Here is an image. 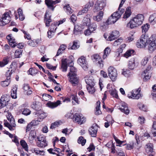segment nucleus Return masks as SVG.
Listing matches in <instances>:
<instances>
[{"label": "nucleus", "mask_w": 156, "mask_h": 156, "mask_svg": "<svg viewBox=\"0 0 156 156\" xmlns=\"http://www.w3.org/2000/svg\"><path fill=\"white\" fill-rule=\"evenodd\" d=\"M79 45H78L77 42L74 41L73 42V44L72 45H71V44H70L69 46L68 49L69 50L76 49L79 48Z\"/></svg>", "instance_id": "obj_40"}, {"label": "nucleus", "mask_w": 156, "mask_h": 156, "mask_svg": "<svg viewBox=\"0 0 156 156\" xmlns=\"http://www.w3.org/2000/svg\"><path fill=\"white\" fill-rule=\"evenodd\" d=\"M83 25L89 26L90 24V19L88 18H84L82 21Z\"/></svg>", "instance_id": "obj_45"}, {"label": "nucleus", "mask_w": 156, "mask_h": 156, "mask_svg": "<svg viewBox=\"0 0 156 156\" xmlns=\"http://www.w3.org/2000/svg\"><path fill=\"white\" fill-rule=\"evenodd\" d=\"M92 57H93L94 59L95 60V61L98 64V65L100 67L102 68L103 67L104 65L103 62L101 57L99 55L95 54L93 55Z\"/></svg>", "instance_id": "obj_16"}, {"label": "nucleus", "mask_w": 156, "mask_h": 156, "mask_svg": "<svg viewBox=\"0 0 156 156\" xmlns=\"http://www.w3.org/2000/svg\"><path fill=\"white\" fill-rule=\"evenodd\" d=\"M85 80L86 83L87 84L88 86H94V79L92 76H86L85 77Z\"/></svg>", "instance_id": "obj_23"}, {"label": "nucleus", "mask_w": 156, "mask_h": 156, "mask_svg": "<svg viewBox=\"0 0 156 156\" xmlns=\"http://www.w3.org/2000/svg\"><path fill=\"white\" fill-rule=\"evenodd\" d=\"M149 26V25L147 23L143 25L141 27L142 32L145 33L148 30Z\"/></svg>", "instance_id": "obj_49"}, {"label": "nucleus", "mask_w": 156, "mask_h": 156, "mask_svg": "<svg viewBox=\"0 0 156 156\" xmlns=\"http://www.w3.org/2000/svg\"><path fill=\"white\" fill-rule=\"evenodd\" d=\"M76 69L74 66H71L70 67V72L68 74V76L76 75Z\"/></svg>", "instance_id": "obj_37"}, {"label": "nucleus", "mask_w": 156, "mask_h": 156, "mask_svg": "<svg viewBox=\"0 0 156 156\" xmlns=\"http://www.w3.org/2000/svg\"><path fill=\"white\" fill-rule=\"evenodd\" d=\"M60 2V0H56L53 1L52 0H45V2L48 7L52 11H54L55 7L54 6L55 4Z\"/></svg>", "instance_id": "obj_13"}, {"label": "nucleus", "mask_w": 156, "mask_h": 156, "mask_svg": "<svg viewBox=\"0 0 156 156\" xmlns=\"http://www.w3.org/2000/svg\"><path fill=\"white\" fill-rule=\"evenodd\" d=\"M144 16L141 14H139L135 16L127 23V26L131 29L141 25L144 20Z\"/></svg>", "instance_id": "obj_1"}, {"label": "nucleus", "mask_w": 156, "mask_h": 156, "mask_svg": "<svg viewBox=\"0 0 156 156\" xmlns=\"http://www.w3.org/2000/svg\"><path fill=\"white\" fill-rule=\"evenodd\" d=\"M56 26V24L55 23H52L49 30L51 31H53L55 33L56 29H57Z\"/></svg>", "instance_id": "obj_62"}, {"label": "nucleus", "mask_w": 156, "mask_h": 156, "mask_svg": "<svg viewBox=\"0 0 156 156\" xmlns=\"http://www.w3.org/2000/svg\"><path fill=\"white\" fill-rule=\"evenodd\" d=\"M31 111L30 110L27 108L23 109L22 112L23 114L26 116L29 115Z\"/></svg>", "instance_id": "obj_57"}, {"label": "nucleus", "mask_w": 156, "mask_h": 156, "mask_svg": "<svg viewBox=\"0 0 156 156\" xmlns=\"http://www.w3.org/2000/svg\"><path fill=\"white\" fill-rule=\"evenodd\" d=\"M32 108L35 109L36 111H37V112H39L38 111H40L41 109V103L38 102L37 103L34 102L33 104Z\"/></svg>", "instance_id": "obj_34"}, {"label": "nucleus", "mask_w": 156, "mask_h": 156, "mask_svg": "<svg viewBox=\"0 0 156 156\" xmlns=\"http://www.w3.org/2000/svg\"><path fill=\"white\" fill-rule=\"evenodd\" d=\"M149 59V57H145L141 62V64L142 65L145 66L147 63Z\"/></svg>", "instance_id": "obj_60"}, {"label": "nucleus", "mask_w": 156, "mask_h": 156, "mask_svg": "<svg viewBox=\"0 0 156 156\" xmlns=\"http://www.w3.org/2000/svg\"><path fill=\"white\" fill-rule=\"evenodd\" d=\"M151 66H148L142 74V75L144 76V81H147L151 78Z\"/></svg>", "instance_id": "obj_12"}, {"label": "nucleus", "mask_w": 156, "mask_h": 156, "mask_svg": "<svg viewBox=\"0 0 156 156\" xmlns=\"http://www.w3.org/2000/svg\"><path fill=\"white\" fill-rule=\"evenodd\" d=\"M60 104H61V101L58 100L55 102L49 101L47 103V105L49 108L53 109L56 107Z\"/></svg>", "instance_id": "obj_19"}, {"label": "nucleus", "mask_w": 156, "mask_h": 156, "mask_svg": "<svg viewBox=\"0 0 156 156\" xmlns=\"http://www.w3.org/2000/svg\"><path fill=\"white\" fill-rule=\"evenodd\" d=\"M42 97L43 99L46 101L49 100H51L52 99V97L50 95L47 94H43L42 95Z\"/></svg>", "instance_id": "obj_55"}, {"label": "nucleus", "mask_w": 156, "mask_h": 156, "mask_svg": "<svg viewBox=\"0 0 156 156\" xmlns=\"http://www.w3.org/2000/svg\"><path fill=\"white\" fill-rule=\"evenodd\" d=\"M104 12L103 11H101L98 13L97 16H94L93 17V19L94 20L97 21L98 22L100 21L103 18Z\"/></svg>", "instance_id": "obj_26"}, {"label": "nucleus", "mask_w": 156, "mask_h": 156, "mask_svg": "<svg viewBox=\"0 0 156 156\" xmlns=\"http://www.w3.org/2000/svg\"><path fill=\"white\" fill-rule=\"evenodd\" d=\"M140 89L139 88L133 90L129 93L128 94V97L129 98L138 99L142 97L140 93Z\"/></svg>", "instance_id": "obj_5"}, {"label": "nucleus", "mask_w": 156, "mask_h": 156, "mask_svg": "<svg viewBox=\"0 0 156 156\" xmlns=\"http://www.w3.org/2000/svg\"><path fill=\"white\" fill-rule=\"evenodd\" d=\"M122 41V39L120 37L115 41L113 45L115 46H117L120 44Z\"/></svg>", "instance_id": "obj_58"}, {"label": "nucleus", "mask_w": 156, "mask_h": 156, "mask_svg": "<svg viewBox=\"0 0 156 156\" xmlns=\"http://www.w3.org/2000/svg\"><path fill=\"white\" fill-rule=\"evenodd\" d=\"M17 64L16 62H13L11 63L10 66V69L9 70H10V71L12 70V73L14 72L16 69L17 67Z\"/></svg>", "instance_id": "obj_46"}, {"label": "nucleus", "mask_w": 156, "mask_h": 156, "mask_svg": "<svg viewBox=\"0 0 156 156\" xmlns=\"http://www.w3.org/2000/svg\"><path fill=\"white\" fill-rule=\"evenodd\" d=\"M12 70L10 72V70H8L6 72L5 75L6 79L5 81H2L1 82V86L4 87L8 86L10 82V76L12 74Z\"/></svg>", "instance_id": "obj_11"}, {"label": "nucleus", "mask_w": 156, "mask_h": 156, "mask_svg": "<svg viewBox=\"0 0 156 156\" xmlns=\"http://www.w3.org/2000/svg\"><path fill=\"white\" fill-rule=\"evenodd\" d=\"M73 121L75 122H77L78 124L81 125L85 122L86 120L85 118L82 114L76 113L74 115Z\"/></svg>", "instance_id": "obj_8"}, {"label": "nucleus", "mask_w": 156, "mask_h": 156, "mask_svg": "<svg viewBox=\"0 0 156 156\" xmlns=\"http://www.w3.org/2000/svg\"><path fill=\"white\" fill-rule=\"evenodd\" d=\"M97 106L96 108V110L95 114L96 115H99L101 114V112L100 110V102L98 101L96 103Z\"/></svg>", "instance_id": "obj_39"}, {"label": "nucleus", "mask_w": 156, "mask_h": 156, "mask_svg": "<svg viewBox=\"0 0 156 156\" xmlns=\"http://www.w3.org/2000/svg\"><path fill=\"white\" fill-rule=\"evenodd\" d=\"M10 19L9 13L8 12L5 13L0 20V25L3 26L7 24L9 22Z\"/></svg>", "instance_id": "obj_7"}, {"label": "nucleus", "mask_w": 156, "mask_h": 156, "mask_svg": "<svg viewBox=\"0 0 156 156\" xmlns=\"http://www.w3.org/2000/svg\"><path fill=\"white\" fill-rule=\"evenodd\" d=\"M128 66L129 68L131 70H133L134 69L135 66V63L134 58L132 59L130 61H129Z\"/></svg>", "instance_id": "obj_43"}, {"label": "nucleus", "mask_w": 156, "mask_h": 156, "mask_svg": "<svg viewBox=\"0 0 156 156\" xmlns=\"http://www.w3.org/2000/svg\"><path fill=\"white\" fill-rule=\"evenodd\" d=\"M152 133L154 136H156V121L153 122L151 129Z\"/></svg>", "instance_id": "obj_53"}, {"label": "nucleus", "mask_w": 156, "mask_h": 156, "mask_svg": "<svg viewBox=\"0 0 156 156\" xmlns=\"http://www.w3.org/2000/svg\"><path fill=\"white\" fill-rule=\"evenodd\" d=\"M90 26H89V28L90 30H92V32L96 29L97 27V25L96 23H92L91 25H90Z\"/></svg>", "instance_id": "obj_63"}, {"label": "nucleus", "mask_w": 156, "mask_h": 156, "mask_svg": "<svg viewBox=\"0 0 156 156\" xmlns=\"http://www.w3.org/2000/svg\"><path fill=\"white\" fill-rule=\"evenodd\" d=\"M111 50L108 47H106L104 50L103 58L104 59L106 58L107 56L110 53Z\"/></svg>", "instance_id": "obj_41"}, {"label": "nucleus", "mask_w": 156, "mask_h": 156, "mask_svg": "<svg viewBox=\"0 0 156 156\" xmlns=\"http://www.w3.org/2000/svg\"><path fill=\"white\" fill-rule=\"evenodd\" d=\"M149 38L146 35H142L136 43V45L139 48H145L148 42Z\"/></svg>", "instance_id": "obj_4"}, {"label": "nucleus", "mask_w": 156, "mask_h": 156, "mask_svg": "<svg viewBox=\"0 0 156 156\" xmlns=\"http://www.w3.org/2000/svg\"><path fill=\"white\" fill-rule=\"evenodd\" d=\"M7 39L9 41V44L12 47H15L17 43L15 40L12 37L11 34H9L6 37Z\"/></svg>", "instance_id": "obj_21"}, {"label": "nucleus", "mask_w": 156, "mask_h": 156, "mask_svg": "<svg viewBox=\"0 0 156 156\" xmlns=\"http://www.w3.org/2000/svg\"><path fill=\"white\" fill-rule=\"evenodd\" d=\"M9 62V58L8 57L3 58L2 62H0V66L3 67L7 64Z\"/></svg>", "instance_id": "obj_42"}, {"label": "nucleus", "mask_w": 156, "mask_h": 156, "mask_svg": "<svg viewBox=\"0 0 156 156\" xmlns=\"http://www.w3.org/2000/svg\"><path fill=\"white\" fill-rule=\"evenodd\" d=\"M150 23L153 25L156 23V14L154 13L151 15L149 18Z\"/></svg>", "instance_id": "obj_35"}, {"label": "nucleus", "mask_w": 156, "mask_h": 156, "mask_svg": "<svg viewBox=\"0 0 156 156\" xmlns=\"http://www.w3.org/2000/svg\"><path fill=\"white\" fill-rule=\"evenodd\" d=\"M126 46L125 44H123L120 46V48H119L118 51L116 52L115 55L117 56L118 58H119V57L122 55V48H124Z\"/></svg>", "instance_id": "obj_30"}, {"label": "nucleus", "mask_w": 156, "mask_h": 156, "mask_svg": "<svg viewBox=\"0 0 156 156\" xmlns=\"http://www.w3.org/2000/svg\"><path fill=\"white\" fill-rule=\"evenodd\" d=\"M119 36V33L117 30H115L112 31L108 37L107 40L108 41H112L117 38Z\"/></svg>", "instance_id": "obj_17"}, {"label": "nucleus", "mask_w": 156, "mask_h": 156, "mask_svg": "<svg viewBox=\"0 0 156 156\" xmlns=\"http://www.w3.org/2000/svg\"><path fill=\"white\" fill-rule=\"evenodd\" d=\"M131 9L130 7H128L126 8L125 13L123 15L124 19H127L131 15Z\"/></svg>", "instance_id": "obj_29"}, {"label": "nucleus", "mask_w": 156, "mask_h": 156, "mask_svg": "<svg viewBox=\"0 0 156 156\" xmlns=\"http://www.w3.org/2000/svg\"><path fill=\"white\" fill-rule=\"evenodd\" d=\"M17 89V86L15 85V87H14L11 91V95L12 98L16 99L17 98L16 91Z\"/></svg>", "instance_id": "obj_38"}, {"label": "nucleus", "mask_w": 156, "mask_h": 156, "mask_svg": "<svg viewBox=\"0 0 156 156\" xmlns=\"http://www.w3.org/2000/svg\"><path fill=\"white\" fill-rule=\"evenodd\" d=\"M46 137L43 135H40L37 136V139L38 140L37 142H40L42 141H44L46 140Z\"/></svg>", "instance_id": "obj_64"}, {"label": "nucleus", "mask_w": 156, "mask_h": 156, "mask_svg": "<svg viewBox=\"0 0 156 156\" xmlns=\"http://www.w3.org/2000/svg\"><path fill=\"white\" fill-rule=\"evenodd\" d=\"M77 142L79 144H81L83 146L85 145L86 142V140L84 139L83 136H80L79 137Z\"/></svg>", "instance_id": "obj_50"}, {"label": "nucleus", "mask_w": 156, "mask_h": 156, "mask_svg": "<svg viewBox=\"0 0 156 156\" xmlns=\"http://www.w3.org/2000/svg\"><path fill=\"white\" fill-rule=\"evenodd\" d=\"M123 108H120L119 109L121 111L125 114L127 115L129 113V110L128 108V107L126 104H124V105H122Z\"/></svg>", "instance_id": "obj_36"}, {"label": "nucleus", "mask_w": 156, "mask_h": 156, "mask_svg": "<svg viewBox=\"0 0 156 156\" xmlns=\"http://www.w3.org/2000/svg\"><path fill=\"white\" fill-rule=\"evenodd\" d=\"M18 13L19 15L20 20H23L25 19L24 15L23 14V11L21 9H19L18 10Z\"/></svg>", "instance_id": "obj_52"}, {"label": "nucleus", "mask_w": 156, "mask_h": 156, "mask_svg": "<svg viewBox=\"0 0 156 156\" xmlns=\"http://www.w3.org/2000/svg\"><path fill=\"white\" fill-rule=\"evenodd\" d=\"M20 143L21 145L24 149L27 151H28V147L27 143L24 140H21L20 141Z\"/></svg>", "instance_id": "obj_48"}, {"label": "nucleus", "mask_w": 156, "mask_h": 156, "mask_svg": "<svg viewBox=\"0 0 156 156\" xmlns=\"http://www.w3.org/2000/svg\"><path fill=\"white\" fill-rule=\"evenodd\" d=\"M22 50L21 49H18L16 50L15 53V56L16 58H20L22 55Z\"/></svg>", "instance_id": "obj_47"}, {"label": "nucleus", "mask_w": 156, "mask_h": 156, "mask_svg": "<svg viewBox=\"0 0 156 156\" xmlns=\"http://www.w3.org/2000/svg\"><path fill=\"white\" fill-rule=\"evenodd\" d=\"M63 8L64 10L68 15L71 14L73 12V10L71 9L69 4L66 5L64 6Z\"/></svg>", "instance_id": "obj_31"}, {"label": "nucleus", "mask_w": 156, "mask_h": 156, "mask_svg": "<svg viewBox=\"0 0 156 156\" xmlns=\"http://www.w3.org/2000/svg\"><path fill=\"white\" fill-rule=\"evenodd\" d=\"M106 5L105 2H97L95 4L94 8L95 10L98 11L101 10L105 7Z\"/></svg>", "instance_id": "obj_20"}, {"label": "nucleus", "mask_w": 156, "mask_h": 156, "mask_svg": "<svg viewBox=\"0 0 156 156\" xmlns=\"http://www.w3.org/2000/svg\"><path fill=\"white\" fill-rule=\"evenodd\" d=\"M126 148L128 150H131L134 147V144L133 142L131 141L129 142V144H126Z\"/></svg>", "instance_id": "obj_56"}, {"label": "nucleus", "mask_w": 156, "mask_h": 156, "mask_svg": "<svg viewBox=\"0 0 156 156\" xmlns=\"http://www.w3.org/2000/svg\"><path fill=\"white\" fill-rule=\"evenodd\" d=\"M77 62L84 70L87 69L88 65L85 57L83 56L80 57L77 60Z\"/></svg>", "instance_id": "obj_9"}, {"label": "nucleus", "mask_w": 156, "mask_h": 156, "mask_svg": "<svg viewBox=\"0 0 156 156\" xmlns=\"http://www.w3.org/2000/svg\"><path fill=\"white\" fill-rule=\"evenodd\" d=\"M82 28L78 25H75L73 30L74 34L76 35L81 34Z\"/></svg>", "instance_id": "obj_27"}, {"label": "nucleus", "mask_w": 156, "mask_h": 156, "mask_svg": "<svg viewBox=\"0 0 156 156\" xmlns=\"http://www.w3.org/2000/svg\"><path fill=\"white\" fill-rule=\"evenodd\" d=\"M31 151L32 153H34L36 155H44V151L39 150L37 148H32Z\"/></svg>", "instance_id": "obj_28"}, {"label": "nucleus", "mask_w": 156, "mask_h": 156, "mask_svg": "<svg viewBox=\"0 0 156 156\" xmlns=\"http://www.w3.org/2000/svg\"><path fill=\"white\" fill-rule=\"evenodd\" d=\"M36 114L37 115V116H38V118L39 119H40L41 120V121L47 116L46 114L43 112L42 111L37 112Z\"/></svg>", "instance_id": "obj_33"}, {"label": "nucleus", "mask_w": 156, "mask_h": 156, "mask_svg": "<svg viewBox=\"0 0 156 156\" xmlns=\"http://www.w3.org/2000/svg\"><path fill=\"white\" fill-rule=\"evenodd\" d=\"M87 88L88 92L90 93L93 94L95 92V89L94 86H87Z\"/></svg>", "instance_id": "obj_54"}, {"label": "nucleus", "mask_w": 156, "mask_h": 156, "mask_svg": "<svg viewBox=\"0 0 156 156\" xmlns=\"http://www.w3.org/2000/svg\"><path fill=\"white\" fill-rule=\"evenodd\" d=\"M36 144L38 147L42 148H44L48 145L47 142L46 140L40 142H37Z\"/></svg>", "instance_id": "obj_32"}, {"label": "nucleus", "mask_w": 156, "mask_h": 156, "mask_svg": "<svg viewBox=\"0 0 156 156\" xmlns=\"http://www.w3.org/2000/svg\"><path fill=\"white\" fill-rule=\"evenodd\" d=\"M134 39V36L133 34V33H130L127 37V41L129 42H130L132 41H133Z\"/></svg>", "instance_id": "obj_61"}, {"label": "nucleus", "mask_w": 156, "mask_h": 156, "mask_svg": "<svg viewBox=\"0 0 156 156\" xmlns=\"http://www.w3.org/2000/svg\"><path fill=\"white\" fill-rule=\"evenodd\" d=\"M10 97L8 95H3L0 99V109L6 106V108L9 107L8 105H6L7 103L9 101Z\"/></svg>", "instance_id": "obj_10"}, {"label": "nucleus", "mask_w": 156, "mask_h": 156, "mask_svg": "<svg viewBox=\"0 0 156 156\" xmlns=\"http://www.w3.org/2000/svg\"><path fill=\"white\" fill-rule=\"evenodd\" d=\"M44 18L46 26L48 27L50 23L51 22V16L49 14L48 11H46Z\"/></svg>", "instance_id": "obj_22"}, {"label": "nucleus", "mask_w": 156, "mask_h": 156, "mask_svg": "<svg viewBox=\"0 0 156 156\" xmlns=\"http://www.w3.org/2000/svg\"><path fill=\"white\" fill-rule=\"evenodd\" d=\"M98 130V126L96 124H94L89 129L90 134L92 137H95Z\"/></svg>", "instance_id": "obj_15"}, {"label": "nucleus", "mask_w": 156, "mask_h": 156, "mask_svg": "<svg viewBox=\"0 0 156 156\" xmlns=\"http://www.w3.org/2000/svg\"><path fill=\"white\" fill-rule=\"evenodd\" d=\"M117 19L116 17H114L113 16H112L109 17L105 22V24L108 25L114 23L117 21Z\"/></svg>", "instance_id": "obj_24"}, {"label": "nucleus", "mask_w": 156, "mask_h": 156, "mask_svg": "<svg viewBox=\"0 0 156 156\" xmlns=\"http://www.w3.org/2000/svg\"><path fill=\"white\" fill-rule=\"evenodd\" d=\"M69 76V80L73 86L78 85L79 83L78 78L76 76V75L71 76Z\"/></svg>", "instance_id": "obj_18"}, {"label": "nucleus", "mask_w": 156, "mask_h": 156, "mask_svg": "<svg viewBox=\"0 0 156 156\" xmlns=\"http://www.w3.org/2000/svg\"><path fill=\"white\" fill-rule=\"evenodd\" d=\"M134 52V51L133 50H128L124 54V56L126 58H127L131 55H133Z\"/></svg>", "instance_id": "obj_44"}, {"label": "nucleus", "mask_w": 156, "mask_h": 156, "mask_svg": "<svg viewBox=\"0 0 156 156\" xmlns=\"http://www.w3.org/2000/svg\"><path fill=\"white\" fill-rule=\"evenodd\" d=\"M144 149L145 152L147 154L155 153L154 149L153 144L152 143H148L144 147Z\"/></svg>", "instance_id": "obj_14"}, {"label": "nucleus", "mask_w": 156, "mask_h": 156, "mask_svg": "<svg viewBox=\"0 0 156 156\" xmlns=\"http://www.w3.org/2000/svg\"><path fill=\"white\" fill-rule=\"evenodd\" d=\"M28 44L30 46L35 47L37 44L38 43L36 40H33L30 39L28 42Z\"/></svg>", "instance_id": "obj_51"}, {"label": "nucleus", "mask_w": 156, "mask_h": 156, "mask_svg": "<svg viewBox=\"0 0 156 156\" xmlns=\"http://www.w3.org/2000/svg\"><path fill=\"white\" fill-rule=\"evenodd\" d=\"M67 59L65 58L62 59V61L61 67L62 69V71L63 72H66L67 70Z\"/></svg>", "instance_id": "obj_25"}, {"label": "nucleus", "mask_w": 156, "mask_h": 156, "mask_svg": "<svg viewBox=\"0 0 156 156\" xmlns=\"http://www.w3.org/2000/svg\"><path fill=\"white\" fill-rule=\"evenodd\" d=\"M108 75L112 81H115L117 79V73L116 69L113 67L110 66L108 69Z\"/></svg>", "instance_id": "obj_6"}, {"label": "nucleus", "mask_w": 156, "mask_h": 156, "mask_svg": "<svg viewBox=\"0 0 156 156\" xmlns=\"http://www.w3.org/2000/svg\"><path fill=\"white\" fill-rule=\"evenodd\" d=\"M9 110H5L4 112H7L6 114L7 118L9 122V123L8 122H5L4 123L5 126L7 127L11 130H13L14 129L13 127H15L16 125L15 123L14 119L13 117L10 113L9 112Z\"/></svg>", "instance_id": "obj_2"}, {"label": "nucleus", "mask_w": 156, "mask_h": 156, "mask_svg": "<svg viewBox=\"0 0 156 156\" xmlns=\"http://www.w3.org/2000/svg\"><path fill=\"white\" fill-rule=\"evenodd\" d=\"M94 5V3L92 1H89L88 3L85 5V7H86L88 10L90 7H92Z\"/></svg>", "instance_id": "obj_59"}, {"label": "nucleus", "mask_w": 156, "mask_h": 156, "mask_svg": "<svg viewBox=\"0 0 156 156\" xmlns=\"http://www.w3.org/2000/svg\"><path fill=\"white\" fill-rule=\"evenodd\" d=\"M148 50L150 53H152L156 49V35L153 34L149 37L147 44Z\"/></svg>", "instance_id": "obj_3"}]
</instances>
